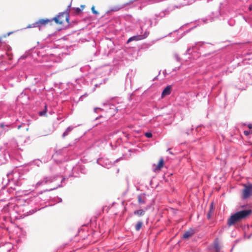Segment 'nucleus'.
Segmentation results:
<instances>
[{
    "instance_id": "1",
    "label": "nucleus",
    "mask_w": 252,
    "mask_h": 252,
    "mask_svg": "<svg viewBox=\"0 0 252 252\" xmlns=\"http://www.w3.org/2000/svg\"><path fill=\"white\" fill-rule=\"evenodd\" d=\"M252 213V211L251 209L239 211L230 216L227 220V224L229 226L234 225L248 218Z\"/></svg>"
},
{
    "instance_id": "2",
    "label": "nucleus",
    "mask_w": 252,
    "mask_h": 252,
    "mask_svg": "<svg viewBox=\"0 0 252 252\" xmlns=\"http://www.w3.org/2000/svg\"><path fill=\"white\" fill-rule=\"evenodd\" d=\"M52 19L57 24L60 25H64L65 24L68 25L69 23V14L65 12L60 13Z\"/></svg>"
},
{
    "instance_id": "3",
    "label": "nucleus",
    "mask_w": 252,
    "mask_h": 252,
    "mask_svg": "<svg viewBox=\"0 0 252 252\" xmlns=\"http://www.w3.org/2000/svg\"><path fill=\"white\" fill-rule=\"evenodd\" d=\"M244 189L242 190V197L247 199L252 195V184L244 185Z\"/></svg>"
},
{
    "instance_id": "4",
    "label": "nucleus",
    "mask_w": 252,
    "mask_h": 252,
    "mask_svg": "<svg viewBox=\"0 0 252 252\" xmlns=\"http://www.w3.org/2000/svg\"><path fill=\"white\" fill-rule=\"evenodd\" d=\"M53 21V19H41L36 22L33 23V27H37L39 29H40L42 27L45 26L48 24H51V23Z\"/></svg>"
},
{
    "instance_id": "5",
    "label": "nucleus",
    "mask_w": 252,
    "mask_h": 252,
    "mask_svg": "<svg viewBox=\"0 0 252 252\" xmlns=\"http://www.w3.org/2000/svg\"><path fill=\"white\" fill-rule=\"evenodd\" d=\"M171 91L172 86L171 85L166 86L162 92L161 97L163 98L166 95H169L171 93Z\"/></svg>"
},
{
    "instance_id": "6",
    "label": "nucleus",
    "mask_w": 252,
    "mask_h": 252,
    "mask_svg": "<svg viewBox=\"0 0 252 252\" xmlns=\"http://www.w3.org/2000/svg\"><path fill=\"white\" fill-rule=\"evenodd\" d=\"M164 164V159L162 158H161L159 160L158 164L156 165L154 169L155 171L160 170L163 167Z\"/></svg>"
},
{
    "instance_id": "7",
    "label": "nucleus",
    "mask_w": 252,
    "mask_h": 252,
    "mask_svg": "<svg viewBox=\"0 0 252 252\" xmlns=\"http://www.w3.org/2000/svg\"><path fill=\"white\" fill-rule=\"evenodd\" d=\"M214 207L213 205V203H211L209 207V211L207 213V217L208 219H210L211 218L212 215L214 212Z\"/></svg>"
},
{
    "instance_id": "8",
    "label": "nucleus",
    "mask_w": 252,
    "mask_h": 252,
    "mask_svg": "<svg viewBox=\"0 0 252 252\" xmlns=\"http://www.w3.org/2000/svg\"><path fill=\"white\" fill-rule=\"evenodd\" d=\"M133 214L138 217H141L145 215V211L143 209L137 210L134 211Z\"/></svg>"
},
{
    "instance_id": "9",
    "label": "nucleus",
    "mask_w": 252,
    "mask_h": 252,
    "mask_svg": "<svg viewBox=\"0 0 252 252\" xmlns=\"http://www.w3.org/2000/svg\"><path fill=\"white\" fill-rule=\"evenodd\" d=\"M137 199H138V202L139 204H144L145 203V198H143L142 196V195H138Z\"/></svg>"
},
{
    "instance_id": "10",
    "label": "nucleus",
    "mask_w": 252,
    "mask_h": 252,
    "mask_svg": "<svg viewBox=\"0 0 252 252\" xmlns=\"http://www.w3.org/2000/svg\"><path fill=\"white\" fill-rule=\"evenodd\" d=\"M144 38L142 35H140L139 36H133L132 37L129 38L127 40V43L129 42L132 40L135 39V40H139Z\"/></svg>"
},
{
    "instance_id": "11",
    "label": "nucleus",
    "mask_w": 252,
    "mask_h": 252,
    "mask_svg": "<svg viewBox=\"0 0 252 252\" xmlns=\"http://www.w3.org/2000/svg\"><path fill=\"white\" fill-rule=\"evenodd\" d=\"M142 225H143V222L142 221H138L135 225L136 230L139 231L142 227Z\"/></svg>"
},
{
    "instance_id": "12",
    "label": "nucleus",
    "mask_w": 252,
    "mask_h": 252,
    "mask_svg": "<svg viewBox=\"0 0 252 252\" xmlns=\"http://www.w3.org/2000/svg\"><path fill=\"white\" fill-rule=\"evenodd\" d=\"M72 128L70 127H68L66 130L64 131V132L63 134V137H65V136L67 135L68 133L71 131Z\"/></svg>"
},
{
    "instance_id": "13",
    "label": "nucleus",
    "mask_w": 252,
    "mask_h": 252,
    "mask_svg": "<svg viewBox=\"0 0 252 252\" xmlns=\"http://www.w3.org/2000/svg\"><path fill=\"white\" fill-rule=\"evenodd\" d=\"M47 112V106H45V109L43 111H40L39 112V114L40 116H44L46 115V113Z\"/></svg>"
},
{
    "instance_id": "14",
    "label": "nucleus",
    "mask_w": 252,
    "mask_h": 252,
    "mask_svg": "<svg viewBox=\"0 0 252 252\" xmlns=\"http://www.w3.org/2000/svg\"><path fill=\"white\" fill-rule=\"evenodd\" d=\"M189 237V231H188L183 235V238L186 239V238H188Z\"/></svg>"
},
{
    "instance_id": "15",
    "label": "nucleus",
    "mask_w": 252,
    "mask_h": 252,
    "mask_svg": "<svg viewBox=\"0 0 252 252\" xmlns=\"http://www.w3.org/2000/svg\"><path fill=\"white\" fill-rule=\"evenodd\" d=\"M245 135H249V134H252V130L244 131V132Z\"/></svg>"
},
{
    "instance_id": "16",
    "label": "nucleus",
    "mask_w": 252,
    "mask_h": 252,
    "mask_svg": "<svg viewBox=\"0 0 252 252\" xmlns=\"http://www.w3.org/2000/svg\"><path fill=\"white\" fill-rule=\"evenodd\" d=\"M145 135L148 138H150L152 136V134L151 132H146L145 133Z\"/></svg>"
},
{
    "instance_id": "17",
    "label": "nucleus",
    "mask_w": 252,
    "mask_h": 252,
    "mask_svg": "<svg viewBox=\"0 0 252 252\" xmlns=\"http://www.w3.org/2000/svg\"><path fill=\"white\" fill-rule=\"evenodd\" d=\"M174 59H175V61H176L178 62H180V58L177 55H175Z\"/></svg>"
},
{
    "instance_id": "18",
    "label": "nucleus",
    "mask_w": 252,
    "mask_h": 252,
    "mask_svg": "<svg viewBox=\"0 0 252 252\" xmlns=\"http://www.w3.org/2000/svg\"><path fill=\"white\" fill-rule=\"evenodd\" d=\"M92 12L93 13L95 14H98V12L97 11H96V10H95L94 9V6H93L92 7Z\"/></svg>"
},
{
    "instance_id": "19",
    "label": "nucleus",
    "mask_w": 252,
    "mask_h": 252,
    "mask_svg": "<svg viewBox=\"0 0 252 252\" xmlns=\"http://www.w3.org/2000/svg\"><path fill=\"white\" fill-rule=\"evenodd\" d=\"M75 11L77 13H79L81 12V9L80 8L77 7L75 8Z\"/></svg>"
},
{
    "instance_id": "20",
    "label": "nucleus",
    "mask_w": 252,
    "mask_h": 252,
    "mask_svg": "<svg viewBox=\"0 0 252 252\" xmlns=\"http://www.w3.org/2000/svg\"><path fill=\"white\" fill-rule=\"evenodd\" d=\"M32 26H33V24H32L31 25H29L27 26V28H36L37 27H33Z\"/></svg>"
},
{
    "instance_id": "21",
    "label": "nucleus",
    "mask_w": 252,
    "mask_h": 252,
    "mask_svg": "<svg viewBox=\"0 0 252 252\" xmlns=\"http://www.w3.org/2000/svg\"><path fill=\"white\" fill-rule=\"evenodd\" d=\"M14 32H9L8 33H7L6 34V35H4V37H6L7 36H9V35H10L11 34L13 33Z\"/></svg>"
},
{
    "instance_id": "22",
    "label": "nucleus",
    "mask_w": 252,
    "mask_h": 252,
    "mask_svg": "<svg viewBox=\"0 0 252 252\" xmlns=\"http://www.w3.org/2000/svg\"><path fill=\"white\" fill-rule=\"evenodd\" d=\"M248 126L249 129H252V124H249Z\"/></svg>"
},
{
    "instance_id": "23",
    "label": "nucleus",
    "mask_w": 252,
    "mask_h": 252,
    "mask_svg": "<svg viewBox=\"0 0 252 252\" xmlns=\"http://www.w3.org/2000/svg\"><path fill=\"white\" fill-rule=\"evenodd\" d=\"M194 233L193 231H192V230H190V232H189V233H190V236H191V234H193Z\"/></svg>"
},
{
    "instance_id": "24",
    "label": "nucleus",
    "mask_w": 252,
    "mask_h": 252,
    "mask_svg": "<svg viewBox=\"0 0 252 252\" xmlns=\"http://www.w3.org/2000/svg\"><path fill=\"white\" fill-rule=\"evenodd\" d=\"M81 7H82V9H83L84 8L85 6H84V5H82L81 6Z\"/></svg>"
},
{
    "instance_id": "25",
    "label": "nucleus",
    "mask_w": 252,
    "mask_h": 252,
    "mask_svg": "<svg viewBox=\"0 0 252 252\" xmlns=\"http://www.w3.org/2000/svg\"><path fill=\"white\" fill-rule=\"evenodd\" d=\"M218 244L215 246V248L216 249H218Z\"/></svg>"
},
{
    "instance_id": "26",
    "label": "nucleus",
    "mask_w": 252,
    "mask_h": 252,
    "mask_svg": "<svg viewBox=\"0 0 252 252\" xmlns=\"http://www.w3.org/2000/svg\"><path fill=\"white\" fill-rule=\"evenodd\" d=\"M250 9L251 10H252V7H250Z\"/></svg>"
},
{
    "instance_id": "27",
    "label": "nucleus",
    "mask_w": 252,
    "mask_h": 252,
    "mask_svg": "<svg viewBox=\"0 0 252 252\" xmlns=\"http://www.w3.org/2000/svg\"><path fill=\"white\" fill-rule=\"evenodd\" d=\"M1 127H3V125H1Z\"/></svg>"
}]
</instances>
